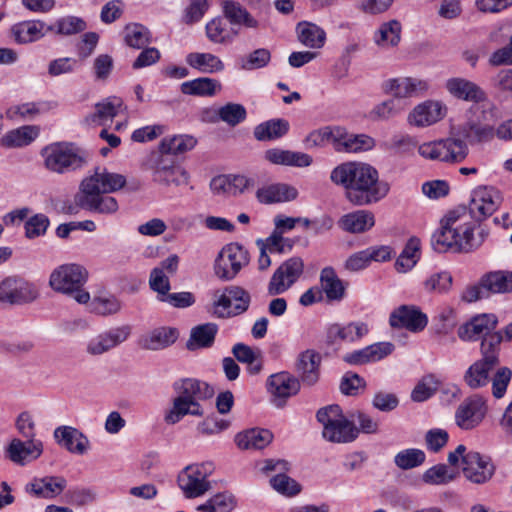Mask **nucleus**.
<instances>
[{
  "mask_svg": "<svg viewBox=\"0 0 512 512\" xmlns=\"http://www.w3.org/2000/svg\"><path fill=\"white\" fill-rule=\"evenodd\" d=\"M330 180L345 189L346 199L355 206H365L385 198L390 185L379 179L375 167L365 162L349 161L337 165Z\"/></svg>",
  "mask_w": 512,
  "mask_h": 512,
  "instance_id": "1",
  "label": "nucleus"
},
{
  "mask_svg": "<svg viewBox=\"0 0 512 512\" xmlns=\"http://www.w3.org/2000/svg\"><path fill=\"white\" fill-rule=\"evenodd\" d=\"M476 222L471 219L466 208L450 211L442 221L439 232L433 236V247L442 253L471 252L479 248L488 236V231L480 228L475 235Z\"/></svg>",
  "mask_w": 512,
  "mask_h": 512,
  "instance_id": "2",
  "label": "nucleus"
},
{
  "mask_svg": "<svg viewBox=\"0 0 512 512\" xmlns=\"http://www.w3.org/2000/svg\"><path fill=\"white\" fill-rule=\"evenodd\" d=\"M173 389L176 396L164 416L165 422L170 425L178 423L187 415L202 417L204 408L201 401L211 398L214 393L206 382L194 378L177 380Z\"/></svg>",
  "mask_w": 512,
  "mask_h": 512,
  "instance_id": "3",
  "label": "nucleus"
},
{
  "mask_svg": "<svg viewBox=\"0 0 512 512\" xmlns=\"http://www.w3.org/2000/svg\"><path fill=\"white\" fill-rule=\"evenodd\" d=\"M308 148L331 143L337 152L360 153L373 149L375 140L366 134L349 133L343 127H323L312 131L305 139Z\"/></svg>",
  "mask_w": 512,
  "mask_h": 512,
  "instance_id": "4",
  "label": "nucleus"
},
{
  "mask_svg": "<svg viewBox=\"0 0 512 512\" xmlns=\"http://www.w3.org/2000/svg\"><path fill=\"white\" fill-rule=\"evenodd\" d=\"M89 273L85 267L76 263L62 264L49 276L50 288L60 294L71 297L79 304H87L90 293L85 289Z\"/></svg>",
  "mask_w": 512,
  "mask_h": 512,
  "instance_id": "5",
  "label": "nucleus"
},
{
  "mask_svg": "<svg viewBox=\"0 0 512 512\" xmlns=\"http://www.w3.org/2000/svg\"><path fill=\"white\" fill-rule=\"evenodd\" d=\"M316 418L322 424V436L332 443H349L354 441L359 433L355 424L347 419L339 405H329L320 408Z\"/></svg>",
  "mask_w": 512,
  "mask_h": 512,
  "instance_id": "6",
  "label": "nucleus"
},
{
  "mask_svg": "<svg viewBox=\"0 0 512 512\" xmlns=\"http://www.w3.org/2000/svg\"><path fill=\"white\" fill-rule=\"evenodd\" d=\"M468 152L466 142L453 137L425 142L418 146V153L423 158L447 163L462 162Z\"/></svg>",
  "mask_w": 512,
  "mask_h": 512,
  "instance_id": "7",
  "label": "nucleus"
},
{
  "mask_svg": "<svg viewBox=\"0 0 512 512\" xmlns=\"http://www.w3.org/2000/svg\"><path fill=\"white\" fill-rule=\"evenodd\" d=\"M250 262L248 250L239 243L232 242L225 245L218 253L214 262L215 275L223 280H233L242 268Z\"/></svg>",
  "mask_w": 512,
  "mask_h": 512,
  "instance_id": "8",
  "label": "nucleus"
},
{
  "mask_svg": "<svg viewBox=\"0 0 512 512\" xmlns=\"http://www.w3.org/2000/svg\"><path fill=\"white\" fill-rule=\"evenodd\" d=\"M42 156L46 168L57 173L75 170L84 163L80 150L71 143L51 144L42 150Z\"/></svg>",
  "mask_w": 512,
  "mask_h": 512,
  "instance_id": "9",
  "label": "nucleus"
},
{
  "mask_svg": "<svg viewBox=\"0 0 512 512\" xmlns=\"http://www.w3.org/2000/svg\"><path fill=\"white\" fill-rule=\"evenodd\" d=\"M211 462L187 466L178 476V485L187 498L202 496L211 489L208 477L213 473Z\"/></svg>",
  "mask_w": 512,
  "mask_h": 512,
  "instance_id": "10",
  "label": "nucleus"
},
{
  "mask_svg": "<svg viewBox=\"0 0 512 512\" xmlns=\"http://www.w3.org/2000/svg\"><path fill=\"white\" fill-rule=\"evenodd\" d=\"M38 296L36 286L23 278L10 276L0 282V303L22 305L33 302Z\"/></svg>",
  "mask_w": 512,
  "mask_h": 512,
  "instance_id": "11",
  "label": "nucleus"
},
{
  "mask_svg": "<svg viewBox=\"0 0 512 512\" xmlns=\"http://www.w3.org/2000/svg\"><path fill=\"white\" fill-rule=\"evenodd\" d=\"M304 262L300 257H292L284 261L273 273L268 283V293L272 296L288 291L301 277Z\"/></svg>",
  "mask_w": 512,
  "mask_h": 512,
  "instance_id": "12",
  "label": "nucleus"
},
{
  "mask_svg": "<svg viewBox=\"0 0 512 512\" xmlns=\"http://www.w3.org/2000/svg\"><path fill=\"white\" fill-rule=\"evenodd\" d=\"M485 399L478 395L466 398L455 411V423L462 430H472L480 425L487 414Z\"/></svg>",
  "mask_w": 512,
  "mask_h": 512,
  "instance_id": "13",
  "label": "nucleus"
},
{
  "mask_svg": "<svg viewBox=\"0 0 512 512\" xmlns=\"http://www.w3.org/2000/svg\"><path fill=\"white\" fill-rule=\"evenodd\" d=\"M131 334L129 325H122L106 330L92 337L86 345V352L92 356H99L109 352L125 342Z\"/></svg>",
  "mask_w": 512,
  "mask_h": 512,
  "instance_id": "14",
  "label": "nucleus"
},
{
  "mask_svg": "<svg viewBox=\"0 0 512 512\" xmlns=\"http://www.w3.org/2000/svg\"><path fill=\"white\" fill-rule=\"evenodd\" d=\"M267 389L271 394V402L277 408H283L286 401L300 390V381L287 372L271 375L267 380Z\"/></svg>",
  "mask_w": 512,
  "mask_h": 512,
  "instance_id": "15",
  "label": "nucleus"
},
{
  "mask_svg": "<svg viewBox=\"0 0 512 512\" xmlns=\"http://www.w3.org/2000/svg\"><path fill=\"white\" fill-rule=\"evenodd\" d=\"M462 472L471 483L484 484L493 477L495 466L489 457L470 451L463 458Z\"/></svg>",
  "mask_w": 512,
  "mask_h": 512,
  "instance_id": "16",
  "label": "nucleus"
},
{
  "mask_svg": "<svg viewBox=\"0 0 512 512\" xmlns=\"http://www.w3.org/2000/svg\"><path fill=\"white\" fill-rule=\"evenodd\" d=\"M501 196L493 187L480 186L472 191L468 214L480 220L491 215L499 207Z\"/></svg>",
  "mask_w": 512,
  "mask_h": 512,
  "instance_id": "17",
  "label": "nucleus"
},
{
  "mask_svg": "<svg viewBox=\"0 0 512 512\" xmlns=\"http://www.w3.org/2000/svg\"><path fill=\"white\" fill-rule=\"evenodd\" d=\"M44 450L41 440H21L13 438L6 446L5 458L18 466L26 464L38 459Z\"/></svg>",
  "mask_w": 512,
  "mask_h": 512,
  "instance_id": "18",
  "label": "nucleus"
},
{
  "mask_svg": "<svg viewBox=\"0 0 512 512\" xmlns=\"http://www.w3.org/2000/svg\"><path fill=\"white\" fill-rule=\"evenodd\" d=\"M74 200L80 208L99 214H113L118 210L117 200L102 192L80 189Z\"/></svg>",
  "mask_w": 512,
  "mask_h": 512,
  "instance_id": "19",
  "label": "nucleus"
},
{
  "mask_svg": "<svg viewBox=\"0 0 512 512\" xmlns=\"http://www.w3.org/2000/svg\"><path fill=\"white\" fill-rule=\"evenodd\" d=\"M389 323L393 328L419 332L427 326L428 318L417 306L402 305L390 314Z\"/></svg>",
  "mask_w": 512,
  "mask_h": 512,
  "instance_id": "20",
  "label": "nucleus"
},
{
  "mask_svg": "<svg viewBox=\"0 0 512 512\" xmlns=\"http://www.w3.org/2000/svg\"><path fill=\"white\" fill-rule=\"evenodd\" d=\"M125 184L126 178L123 175L97 167L93 175L81 182L80 189L108 194L121 189Z\"/></svg>",
  "mask_w": 512,
  "mask_h": 512,
  "instance_id": "21",
  "label": "nucleus"
},
{
  "mask_svg": "<svg viewBox=\"0 0 512 512\" xmlns=\"http://www.w3.org/2000/svg\"><path fill=\"white\" fill-rule=\"evenodd\" d=\"M255 182L244 175H218L210 182V189L217 196H237L250 188Z\"/></svg>",
  "mask_w": 512,
  "mask_h": 512,
  "instance_id": "22",
  "label": "nucleus"
},
{
  "mask_svg": "<svg viewBox=\"0 0 512 512\" xmlns=\"http://www.w3.org/2000/svg\"><path fill=\"white\" fill-rule=\"evenodd\" d=\"M498 319L494 314H479L462 324L457 331L458 337L463 341H476L492 333L496 328Z\"/></svg>",
  "mask_w": 512,
  "mask_h": 512,
  "instance_id": "23",
  "label": "nucleus"
},
{
  "mask_svg": "<svg viewBox=\"0 0 512 512\" xmlns=\"http://www.w3.org/2000/svg\"><path fill=\"white\" fill-rule=\"evenodd\" d=\"M56 443L76 455H84L90 449L88 437L79 429L72 426H59L53 433Z\"/></svg>",
  "mask_w": 512,
  "mask_h": 512,
  "instance_id": "24",
  "label": "nucleus"
},
{
  "mask_svg": "<svg viewBox=\"0 0 512 512\" xmlns=\"http://www.w3.org/2000/svg\"><path fill=\"white\" fill-rule=\"evenodd\" d=\"M67 487V481L62 476H45L32 479L25 485V492L31 496L43 499H53L59 496Z\"/></svg>",
  "mask_w": 512,
  "mask_h": 512,
  "instance_id": "25",
  "label": "nucleus"
},
{
  "mask_svg": "<svg viewBox=\"0 0 512 512\" xmlns=\"http://www.w3.org/2000/svg\"><path fill=\"white\" fill-rule=\"evenodd\" d=\"M427 89V81L412 77L388 79L383 83L384 92L401 101L404 98L417 96Z\"/></svg>",
  "mask_w": 512,
  "mask_h": 512,
  "instance_id": "26",
  "label": "nucleus"
},
{
  "mask_svg": "<svg viewBox=\"0 0 512 512\" xmlns=\"http://www.w3.org/2000/svg\"><path fill=\"white\" fill-rule=\"evenodd\" d=\"M393 350L394 345L392 343L378 342L346 354L343 360L350 365H364L387 357Z\"/></svg>",
  "mask_w": 512,
  "mask_h": 512,
  "instance_id": "27",
  "label": "nucleus"
},
{
  "mask_svg": "<svg viewBox=\"0 0 512 512\" xmlns=\"http://www.w3.org/2000/svg\"><path fill=\"white\" fill-rule=\"evenodd\" d=\"M446 108L438 101H425L417 105L408 116V122L417 127L430 126L440 121Z\"/></svg>",
  "mask_w": 512,
  "mask_h": 512,
  "instance_id": "28",
  "label": "nucleus"
},
{
  "mask_svg": "<svg viewBox=\"0 0 512 512\" xmlns=\"http://www.w3.org/2000/svg\"><path fill=\"white\" fill-rule=\"evenodd\" d=\"M47 27L42 20H25L11 27V35L17 44H30L42 39L49 32Z\"/></svg>",
  "mask_w": 512,
  "mask_h": 512,
  "instance_id": "29",
  "label": "nucleus"
},
{
  "mask_svg": "<svg viewBox=\"0 0 512 512\" xmlns=\"http://www.w3.org/2000/svg\"><path fill=\"white\" fill-rule=\"evenodd\" d=\"M178 337L179 331L174 327H157L143 335L139 344L146 350L158 351L174 344Z\"/></svg>",
  "mask_w": 512,
  "mask_h": 512,
  "instance_id": "30",
  "label": "nucleus"
},
{
  "mask_svg": "<svg viewBox=\"0 0 512 512\" xmlns=\"http://www.w3.org/2000/svg\"><path fill=\"white\" fill-rule=\"evenodd\" d=\"M264 159L274 165L308 167L312 164V157L303 152L271 148L264 152Z\"/></svg>",
  "mask_w": 512,
  "mask_h": 512,
  "instance_id": "31",
  "label": "nucleus"
},
{
  "mask_svg": "<svg viewBox=\"0 0 512 512\" xmlns=\"http://www.w3.org/2000/svg\"><path fill=\"white\" fill-rule=\"evenodd\" d=\"M320 363L321 356L314 350H306L299 355L296 370L304 385L313 386L317 383Z\"/></svg>",
  "mask_w": 512,
  "mask_h": 512,
  "instance_id": "32",
  "label": "nucleus"
},
{
  "mask_svg": "<svg viewBox=\"0 0 512 512\" xmlns=\"http://www.w3.org/2000/svg\"><path fill=\"white\" fill-rule=\"evenodd\" d=\"M446 89L454 97L478 103L486 99V93L476 83L464 78H451L446 82Z\"/></svg>",
  "mask_w": 512,
  "mask_h": 512,
  "instance_id": "33",
  "label": "nucleus"
},
{
  "mask_svg": "<svg viewBox=\"0 0 512 512\" xmlns=\"http://www.w3.org/2000/svg\"><path fill=\"white\" fill-rule=\"evenodd\" d=\"M123 110L121 98L111 96L95 105V111L88 115L85 121L88 124L105 126Z\"/></svg>",
  "mask_w": 512,
  "mask_h": 512,
  "instance_id": "34",
  "label": "nucleus"
},
{
  "mask_svg": "<svg viewBox=\"0 0 512 512\" xmlns=\"http://www.w3.org/2000/svg\"><path fill=\"white\" fill-rule=\"evenodd\" d=\"M495 358L487 357L475 361L465 372L464 381L471 389H478L489 383L490 373L496 367Z\"/></svg>",
  "mask_w": 512,
  "mask_h": 512,
  "instance_id": "35",
  "label": "nucleus"
},
{
  "mask_svg": "<svg viewBox=\"0 0 512 512\" xmlns=\"http://www.w3.org/2000/svg\"><path fill=\"white\" fill-rule=\"evenodd\" d=\"M153 179L160 184L179 186L187 184L189 177L181 166L169 163L162 158L153 170Z\"/></svg>",
  "mask_w": 512,
  "mask_h": 512,
  "instance_id": "36",
  "label": "nucleus"
},
{
  "mask_svg": "<svg viewBox=\"0 0 512 512\" xmlns=\"http://www.w3.org/2000/svg\"><path fill=\"white\" fill-rule=\"evenodd\" d=\"M298 191L295 187L284 183H276L259 188L256 198L262 204L287 202L296 199Z\"/></svg>",
  "mask_w": 512,
  "mask_h": 512,
  "instance_id": "37",
  "label": "nucleus"
},
{
  "mask_svg": "<svg viewBox=\"0 0 512 512\" xmlns=\"http://www.w3.org/2000/svg\"><path fill=\"white\" fill-rule=\"evenodd\" d=\"M374 224V214L368 210H357L345 214L338 221L339 227L349 233H363L371 229Z\"/></svg>",
  "mask_w": 512,
  "mask_h": 512,
  "instance_id": "38",
  "label": "nucleus"
},
{
  "mask_svg": "<svg viewBox=\"0 0 512 512\" xmlns=\"http://www.w3.org/2000/svg\"><path fill=\"white\" fill-rule=\"evenodd\" d=\"M298 40L306 47L319 49L324 46L326 41L325 31L318 25L302 21L296 26Z\"/></svg>",
  "mask_w": 512,
  "mask_h": 512,
  "instance_id": "39",
  "label": "nucleus"
},
{
  "mask_svg": "<svg viewBox=\"0 0 512 512\" xmlns=\"http://www.w3.org/2000/svg\"><path fill=\"white\" fill-rule=\"evenodd\" d=\"M218 327L214 323H205L192 328L186 347L190 351L212 346Z\"/></svg>",
  "mask_w": 512,
  "mask_h": 512,
  "instance_id": "40",
  "label": "nucleus"
},
{
  "mask_svg": "<svg viewBox=\"0 0 512 512\" xmlns=\"http://www.w3.org/2000/svg\"><path fill=\"white\" fill-rule=\"evenodd\" d=\"M289 122L277 118L260 123L254 129V137L258 141H273L285 136L289 131Z\"/></svg>",
  "mask_w": 512,
  "mask_h": 512,
  "instance_id": "41",
  "label": "nucleus"
},
{
  "mask_svg": "<svg viewBox=\"0 0 512 512\" xmlns=\"http://www.w3.org/2000/svg\"><path fill=\"white\" fill-rule=\"evenodd\" d=\"M273 435L266 429H251L238 433L235 442L240 449H263L271 443Z\"/></svg>",
  "mask_w": 512,
  "mask_h": 512,
  "instance_id": "42",
  "label": "nucleus"
},
{
  "mask_svg": "<svg viewBox=\"0 0 512 512\" xmlns=\"http://www.w3.org/2000/svg\"><path fill=\"white\" fill-rule=\"evenodd\" d=\"M481 285L488 292L511 293L512 271L498 270L489 272L481 278Z\"/></svg>",
  "mask_w": 512,
  "mask_h": 512,
  "instance_id": "43",
  "label": "nucleus"
},
{
  "mask_svg": "<svg viewBox=\"0 0 512 512\" xmlns=\"http://www.w3.org/2000/svg\"><path fill=\"white\" fill-rule=\"evenodd\" d=\"M368 333V327L364 323L352 322L346 326L332 325L328 330V338L334 342L340 339L346 342H355Z\"/></svg>",
  "mask_w": 512,
  "mask_h": 512,
  "instance_id": "44",
  "label": "nucleus"
},
{
  "mask_svg": "<svg viewBox=\"0 0 512 512\" xmlns=\"http://www.w3.org/2000/svg\"><path fill=\"white\" fill-rule=\"evenodd\" d=\"M186 62L202 73H217L224 69L221 59L212 53H190L186 57Z\"/></svg>",
  "mask_w": 512,
  "mask_h": 512,
  "instance_id": "45",
  "label": "nucleus"
},
{
  "mask_svg": "<svg viewBox=\"0 0 512 512\" xmlns=\"http://www.w3.org/2000/svg\"><path fill=\"white\" fill-rule=\"evenodd\" d=\"M402 27L399 21L390 20L382 23L374 34V41L382 48L395 47L401 40Z\"/></svg>",
  "mask_w": 512,
  "mask_h": 512,
  "instance_id": "46",
  "label": "nucleus"
},
{
  "mask_svg": "<svg viewBox=\"0 0 512 512\" xmlns=\"http://www.w3.org/2000/svg\"><path fill=\"white\" fill-rule=\"evenodd\" d=\"M39 134L37 126H22L11 130L1 138V145L4 147H24L29 145Z\"/></svg>",
  "mask_w": 512,
  "mask_h": 512,
  "instance_id": "47",
  "label": "nucleus"
},
{
  "mask_svg": "<svg viewBox=\"0 0 512 512\" xmlns=\"http://www.w3.org/2000/svg\"><path fill=\"white\" fill-rule=\"evenodd\" d=\"M320 284L328 300L339 301L343 298L345 288L332 267L322 269L320 273Z\"/></svg>",
  "mask_w": 512,
  "mask_h": 512,
  "instance_id": "48",
  "label": "nucleus"
},
{
  "mask_svg": "<svg viewBox=\"0 0 512 512\" xmlns=\"http://www.w3.org/2000/svg\"><path fill=\"white\" fill-rule=\"evenodd\" d=\"M221 90L218 80L211 78H197L181 84V91L187 95L213 96Z\"/></svg>",
  "mask_w": 512,
  "mask_h": 512,
  "instance_id": "49",
  "label": "nucleus"
},
{
  "mask_svg": "<svg viewBox=\"0 0 512 512\" xmlns=\"http://www.w3.org/2000/svg\"><path fill=\"white\" fill-rule=\"evenodd\" d=\"M420 258V241L412 237L408 240L403 251L395 262V268L400 273L411 270Z\"/></svg>",
  "mask_w": 512,
  "mask_h": 512,
  "instance_id": "50",
  "label": "nucleus"
},
{
  "mask_svg": "<svg viewBox=\"0 0 512 512\" xmlns=\"http://www.w3.org/2000/svg\"><path fill=\"white\" fill-rule=\"evenodd\" d=\"M50 109L46 102H29L10 107L6 114L11 119L32 120L36 116L47 112Z\"/></svg>",
  "mask_w": 512,
  "mask_h": 512,
  "instance_id": "51",
  "label": "nucleus"
},
{
  "mask_svg": "<svg viewBox=\"0 0 512 512\" xmlns=\"http://www.w3.org/2000/svg\"><path fill=\"white\" fill-rule=\"evenodd\" d=\"M197 140L190 135H176L165 137L160 144L161 152L166 154H182L192 150Z\"/></svg>",
  "mask_w": 512,
  "mask_h": 512,
  "instance_id": "52",
  "label": "nucleus"
},
{
  "mask_svg": "<svg viewBox=\"0 0 512 512\" xmlns=\"http://www.w3.org/2000/svg\"><path fill=\"white\" fill-rule=\"evenodd\" d=\"M125 43L134 49H142L151 41L148 28L138 23L128 24L124 29Z\"/></svg>",
  "mask_w": 512,
  "mask_h": 512,
  "instance_id": "53",
  "label": "nucleus"
},
{
  "mask_svg": "<svg viewBox=\"0 0 512 512\" xmlns=\"http://www.w3.org/2000/svg\"><path fill=\"white\" fill-rule=\"evenodd\" d=\"M207 38L214 44H227L232 42V35L224 18L216 17L210 20L205 27Z\"/></svg>",
  "mask_w": 512,
  "mask_h": 512,
  "instance_id": "54",
  "label": "nucleus"
},
{
  "mask_svg": "<svg viewBox=\"0 0 512 512\" xmlns=\"http://www.w3.org/2000/svg\"><path fill=\"white\" fill-rule=\"evenodd\" d=\"M426 459L423 450L417 448H408L398 452L394 456L395 465L401 470H410L421 466Z\"/></svg>",
  "mask_w": 512,
  "mask_h": 512,
  "instance_id": "55",
  "label": "nucleus"
},
{
  "mask_svg": "<svg viewBox=\"0 0 512 512\" xmlns=\"http://www.w3.org/2000/svg\"><path fill=\"white\" fill-rule=\"evenodd\" d=\"M235 506L234 496L224 492L214 495L197 509L202 512H231Z\"/></svg>",
  "mask_w": 512,
  "mask_h": 512,
  "instance_id": "56",
  "label": "nucleus"
},
{
  "mask_svg": "<svg viewBox=\"0 0 512 512\" xmlns=\"http://www.w3.org/2000/svg\"><path fill=\"white\" fill-rule=\"evenodd\" d=\"M86 24L85 22L78 17L75 16H66L58 19L54 25H49L47 30L49 32L55 31L60 35H72L85 30Z\"/></svg>",
  "mask_w": 512,
  "mask_h": 512,
  "instance_id": "57",
  "label": "nucleus"
},
{
  "mask_svg": "<svg viewBox=\"0 0 512 512\" xmlns=\"http://www.w3.org/2000/svg\"><path fill=\"white\" fill-rule=\"evenodd\" d=\"M452 281L449 272H435L424 280L423 287L428 293H446L450 290Z\"/></svg>",
  "mask_w": 512,
  "mask_h": 512,
  "instance_id": "58",
  "label": "nucleus"
},
{
  "mask_svg": "<svg viewBox=\"0 0 512 512\" xmlns=\"http://www.w3.org/2000/svg\"><path fill=\"white\" fill-rule=\"evenodd\" d=\"M462 135L477 142L489 141L496 135V130L489 124L469 122L462 127Z\"/></svg>",
  "mask_w": 512,
  "mask_h": 512,
  "instance_id": "59",
  "label": "nucleus"
},
{
  "mask_svg": "<svg viewBox=\"0 0 512 512\" xmlns=\"http://www.w3.org/2000/svg\"><path fill=\"white\" fill-rule=\"evenodd\" d=\"M121 308V301L113 295L95 297L91 302V310L101 316L114 315L118 313Z\"/></svg>",
  "mask_w": 512,
  "mask_h": 512,
  "instance_id": "60",
  "label": "nucleus"
},
{
  "mask_svg": "<svg viewBox=\"0 0 512 512\" xmlns=\"http://www.w3.org/2000/svg\"><path fill=\"white\" fill-rule=\"evenodd\" d=\"M210 7L208 0H189L185 8L182 21L187 25L199 22Z\"/></svg>",
  "mask_w": 512,
  "mask_h": 512,
  "instance_id": "61",
  "label": "nucleus"
},
{
  "mask_svg": "<svg viewBox=\"0 0 512 512\" xmlns=\"http://www.w3.org/2000/svg\"><path fill=\"white\" fill-rule=\"evenodd\" d=\"M271 59L268 49L259 48L248 54L241 60V68L244 70H255L265 67Z\"/></svg>",
  "mask_w": 512,
  "mask_h": 512,
  "instance_id": "62",
  "label": "nucleus"
},
{
  "mask_svg": "<svg viewBox=\"0 0 512 512\" xmlns=\"http://www.w3.org/2000/svg\"><path fill=\"white\" fill-rule=\"evenodd\" d=\"M454 480V475L448 472L445 464H438L427 469L423 474V481L431 485L447 484Z\"/></svg>",
  "mask_w": 512,
  "mask_h": 512,
  "instance_id": "63",
  "label": "nucleus"
},
{
  "mask_svg": "<svg viewBox=\"0 0 512 512\" xmlns=\"http://www.w3.org/2000/svg\"><path fill=\"white\" fill-rule=\"evenodd\" d=\"M149 286L157 293V298L162 301L170 291V281L166 273L162 272L161 269L153 268L149 276Z\"/></svg>",
  "mask_w": 512,
  "mask_h": 512,
  "instance_id": "64",
  "label": "nucleus"
}]
</instances>
